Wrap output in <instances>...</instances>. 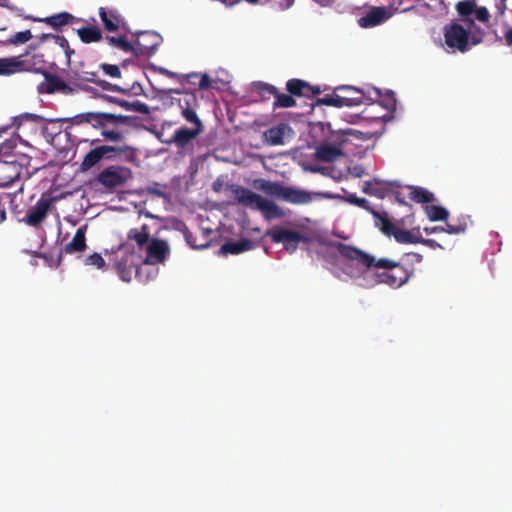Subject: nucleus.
Here are the masks:
<instances>
[{"mask_svg":"<svg viewBox=\"0 0 512 512\" xmlns=\"http://www.w3.org/2000/svg\"><path fill=\"white\" fill-rule=\"evenodd\" d=\"M23 167L17 161L0 162V188H6L20 180Z\"/></svg>","mask_w":512,"mask_h":512,"instance_id":"15","label":"nucleus"},{"mask_svg":"<svg viewBox=\"0 0 512 512\" xmlns=\"http://www.w3.org/2000/svg\"><path fill=\"white\" fill-rule=\"evenodd\" d=\"M54 41L55 44L63 49L67 63L69 64L71 61V56L74 54V50L70 48L68 40L64 36L57 35L54 37Z\"/></svg>","mask_w":512,"mask_h":512,"instance_id":"44","label":"nucleus"},{"mask_svg":"<svg viewBox=\"0 0 512 512\" xmlns=\"http://www.w3.org/2000/svg\"><path fill=\"white\" fill-rule=\"evenodd\" d=\"M100 68L103 70V72L111 77V78H120L121 77V71L118 65L114 64H108V63H102L100 65Z\"/></svg>","mask_w":512,"mask_h":512,"instance_id":"47","label":"nucleus"},{"mask_svg":"<svg viewBox=\"0 0 512 512\" xmlns=\"http://www.w3.org/2000/svg\"><path fill=\"white\" fill-rule=\"evenodd\" d=\"M185 79L193 85L197 84L200 90H208L211 88V80L207 74L192 72L185 74Z\"/></svg>","mask_w":512,"mask_h":512,"instance_id":"34","label":"nucleus"},{"mask_svg":"<svg viewBox=\"0 0 512 512\" xmlns=\"http://www.w3.org/2000/svg\"><path fill=\"white\" fill-rule=\"evenodd\" d=\"M373 90L377 98L375 100L377 103H379L389 112H394L396 110V99L394 92L389 91L385 95H382L378 88H374Z\"/></svg>","mask_w":512,"mask_h":512,"instance_id":"33","label":"nucleus"},{"mask_svg":"<svg viewBox=\"0 0 512 512\" xmlns=\"http://www.w3.org/2000/svg\"><path fill=\"white\" fill-rule=\"evenodd\" d=\"M44 80L38 85L37 90L40 94L61 93L63 95H72L76 89L65 83L59 76L49 71L45 73Z\"/></svg>","mask_w":512,"mask_h":512,"instance_id":"12","label":"nucleus"},{"mask_svg":"<svg viewBox=\"0 0 512 512\" xmlns=\"http://www.w3.org/2000/svg\"><path fill=\"white\" fill-rule=\"evenodd\" d=\"M443 34L447 47L462 53L480 44L485 36L484 30L473 19H463V24L453 21L444 26Z\"/></svg>","mask_w":512,"mask_h":512,"instance_id":"2","label":"nucleus"},{"mask_svg":"<svg viewBox=\"0 0 512 512\" xmlns=\"http://www.w3.org/2000/svg\"><path fill=\"white\" fill-rule=\"evenodd\" d=\"M342 151L339 147L333 145H320L315 152V156L320 161L333 162L340 155Z\"/></svg>","mask_w":512,"mask_h":512,"instance_id":"28","label":"nucleus"},{"mask_svg":"<svg viewBox=\"0 0 512 512\" xmlns=\"http://www.w3.org/2000/svg\"><path fill=\"white\" fill-rule=\"evenodd\" d=\"M291 128L289 125L281 123L273 126L264 132V138L270 145H282L284 144V137L287 132H290Z\"/></svg>","mask_w":512,"mask_h":512,"instance_id":"24","label":"nucleus"},{"mask_svg":"<svg viewBox=\"0 0 512 512\" xmlns=\"http://www.w3.org/2000/svg\"><path fill=\"white\" fill-rule=\"evenodd\" d=\"M147 192L158 197H165V192L160 189V185L158 183H153L152 185L148 186Z\"/></svg>","mask_w":512,"mask_h":512,"instance_id":"55","label":"nucleus"},{"mask_svg":"<svg viewBox=\"0 0 512 512\" xmlns=\"http://www.w3.org/2000/svg\"><path fill=\"white\" fill-rule=\"evenodd\" d=\"M18 70V59L2 58L0 59V75H9Z\"/></svg>","mask_w":512,"mask_h":512,"instance_id":"43","label":"nucleus"},{"mask_svg":"<svg viewBox=\"0 0 512 512\" xmlns=\"http://www.w3.org/2000/svg\"><path fill=\"white\" fill-rule=\"evenodd\" d=\"M322 92L321 88L319 86H312L310 84V89H308V98H312L315 95H319Z\"/></svg>","mask_w":512,"mask_h":512,"instance_id":"59","label":"nucleus"},{"mask_svg":"<svg viewBox=\"0 0 512 512\" xmlns=\"http://www.w3.org/2000/svg\"><path fill=\"white\" fill-rule=\"evenodd\" d=\"M135 35L137 38L134 42V55L137 57L154 55L163 42L161 35L154 31H139Z\"/></svg>","mask_w":512,"mask_h":512,"instance_id":"9","label":"nucleus"},{"mask_svg":"<svg viewBox=\"0 0 512 512\" xmlns=\"http://www.w3.org/2000/svg\"><path fill=\"white\" fill-rule=\"evenodd\" d=\"M69 121L76 126L90 125L94 129L107 128L108 125H132L134 118L106 112H84L70 117Z\"/></svg>","mask_w":512,"mask_h":512,"instance_id":"5","label":"nucleus"},{"mask_svg":"<svg viewBox=\"0 0 512 512\" xmlns=\"http://www.w3.org/2000/svg\"><path fill=\"white\" fill-rule=\"evenodd\" d=\"M259 93L264 98H269L270 96L275 98L278 93V89L271 84L262 83L259 87Z\"/></svg>","mask_w":512,"mask_h":512,"instance_id":"49","label":"nucleus"},{"mask_svg":"<svg viewBox=\"0 0 512 512\" xmlns=\"http://www.w3.org/2000/svg\"><path fill=\"white\" fill-rule=\"evenodd\" d=\"M157 71L168 78L177 79L181 84H183L185 79V74H178L176 72L170 71L164 67H158Z\"/></svg>","mask_w":512,"mask_h":512,"instance_id":"51","label":"nucleus"},{"mask_svg":"<svg viewBox=\"0 0 512 512\" xmlns=\"http://www.w3.org/2000/svg\"><path fill=\"white\" fill-rule=\"evenodd\" d=\"M375 226L387 236H393L398 243L402 244H418L420 230H416V234L412 231L400 229L392 223L385 212L375 213Z\"/></svg>","mask_w":512,"mask_h":512,"instance_id":"6","label":"nucleus"},{"mask_svg":"<svg viewBox=\"0 0 512 512\" xmlns=\"http://www.w3.org/2000/svg\"><path fill=\"white\" fill-rule=\"evenodd\" d=\"M169 93L181 94L182 97L178 99V105L181 109V116L187 122H198L201 121L196 113V109L199 107V100L195 92L184 91L183 89H170Z\"/></svg>","mask_w":512,"mask_h":512,"instance_id":"10","label":"nucleus"},{"mask_svg":"<svg viewBox=\"0 0 512 512\" xmlns=\"http://www.w3.org/2000/svg\"><path fill=\"white\" fill-rule=\"evenodd\" d=\"M473 14H475L476 19L482 23L489 21L490 15L485 7H476Z\"/></svg>","mask_w":512,"mask_h":512,"instance_id":"52","label":"nucleus"},{"mask_svg":"<svg viewBox=\"0 0 512 512\" xmlns=\"http://www.w3.org/2000/svg\"><path fill=\"white\" fill-rule=\"evenodd\" d=\"M99 16L105 30L108 32H116L121 28H125L126 26L124 18L115 9L100 7Z\"/></svg>","mask_w":512,"mask_h":512,"instance_id":"20","label":"nucleus"},{"mask_svg":"<svg viewBox=\"0 0 512 512\" xmlns=\"http://www.w3.org/2000/svg\"><path fill=\"white\" fill-rule=\"evenodd\" d=\"M52 198L42 196L34 206L30 207L25 215L24 221L29 226H39L47 216L51 207Z\"/></svg>","mask_w":512,"mask_h":512,"instance_id":"13","label":"nucleus"},{"mask_svg":"<svg viewBox=\"0 0 512 512\" xmlns=\"http://www.w3.org/2000/svg\"><path fill=\"white\" fill-rule=\"evenodd\" d=\"M105 151L108 150L99 146L95 147L94 149H91L83 158V161L81 163V170L87 171L93 168L103 159V153Z\"/></svg>","mask_w":512,"mask_h":512,"instance_id":"29","label":"nucleus"},{"mask_svg":"<svg viewBox=\"0 0 512 512\" xmlns=\"http://www.w3.org/2000/svg\"><path fill=\"white\" fill-rule=\"evenodd\" d=\"M100 129L102 130L101 135L110 142H120L124 139V134L118 130Z\"/></svg>","mask_w":512,"mask_h":512,"instance_id":"46","label":"nucleus"},{"mask_svg":"<svg viewBox=\"0 0 512 512\" xmlns=\"http://www.w3.org/2000/svg\"><path fill=\"white\" fill-rule=\"evenodd\" d=\"M190 123L194 125L193 128L181 127L174 132L172 142L178 148H185L193 139L200 135L204 130L202 121Z\"/></svg>","mask_w":512,"mask_h":512,"instance_id":"18","label":"nucleus"},{"mask_svg":"<svg viewBox=\"0 0 512 512\" xmlns=\"http://www.w3.org/2000/svg\"><path fill=\"white\" fill-rule=\"evenodd\" d=\"M506 0H499V2L497 3V9L499 10V13L502 15L504 14L505 10H506V4H505Z\"/></svg>","mask_w":512,"mask_h":512,"instance_id":"63","label":"nucleus"},{"mask_svg":"<svg viewBox=\"0 0 512 512\" xmlns=\"http://www.w3.org/2000/svg\"><path fill=\"white\" fill-rule=\"evenodd\" d=\"M32 38L30 30L20 31L11 36L8 42L12 45H19L28 42Z\"/></svg>","mask_w":512,"mask_h":512,"instance_id":"45","label":"nucleus"},{"mask_svg":"<svg viewBox=\"0 0 512 512\" xmlns=\"http://www.w3.org/2000/svg\"><path fill=\"white\" fill-rule=\"evenodd\" d=\"M106 41L110 46L116 47L125 53L134 54V43H130L124 36L114 37L106 36Z\"/></svg>","mask_w":512,"mask_h":512,"instance_id":"35","label":"nucleus"},{"mask_svg":"<svg viewBox=\"0 0 512 512\" xmlns=\"http://www.w3.org/2000/svg\"><path fill=\"white\" fill-rule=\"evenodd\" d=\"M128 239L134 240L139 248L147 247L150 240L148 226L142 225L141 229L133 228L128 232Z\"/></svg>","mask_w":512,"mask_h":512,"instance_id":"32","label":"nucleus"},{"mask_svg":"<svg viewBox=\"0 0 512 512\" xmlns=\"http://www.w3.org/2000/svg\"><path fill=\"white\" fill-rule=\"evenodd\" d=\"M77 34L80 40L86 44L99 42L103 38L101 30L95 26H86L79 28L77 30Z\"/></svg>","mask_w":512,"mask_h":512,"instance_id":"31","label":"nucleus"},{"mask_svg":"<svg viewBox=\"0 0 512 512\" xmlns=\"http://www.w3.org/2000/svg\"><path fill=\"white\" fill-rule=\"evenodd\" d=\"M118 105L126 110L136 111L141 114L147 115L150 113V109H149L148 105L139 100H136L133 102H128L126 100H123V101H119Z\"/></svg>","mask_w":512,"mask_h":512,"instance_id":"41","label":"nucleus"},{"mask_svg":"<svg viewBox=\"0 0 512 512\" xmlns=\"http://www.w3.org/2000/svg\"><path fill=\"white\" fill-rule=\"evenodd\" d=\"M362 191L365 194L376 196L379 198H384L386 195V190L380 186V183L377 180H374V182H365Z\"/></svg>","mask_w":512,"mask_h":512,"instance_id":"42","label":"nucleus"},{"mask_svg":"<svg viewBox=\"0 0 512 512\" xmlns=\"http://www.w3.org/2000/svg\"><path fill=\"white\" fill-rule=\"evenodd\" d=\"M85 264L96 266L97 268H103L105 266V261L100 254L94 253L86 257Z\"/></svg>","mask_w":512,"mask_h":512,"instance_id":"50","label":"nucleus"},{"mask_svg":"<svg viewBox=\"0 0 512 512\" xmlns=\"http://www.w3.org/2000/svg\"><path fill=\"white\" fill-rule=\"evenodd\" d=\"M425 212L431 221H444L448 218L449 212L442 206H425Z\"/></svg>","mask_w":512,"mask_h":512,"instance_id":"36","label":"nucleus"},{"mask_svg":"<svg viewBox=\"0 0 512 512\" xmlns=\"http://www.w3.org/2000/svg\"><path fill=\"white\" fill-rule=\"evenodd\" d=\"M127 90H128V93H129L130 91H132L134 95H139V94H141V93H142V91H143L142 86H141L139 83H137V82H135V83L131 86V88H129V89H127Z\"/></svg>","mask_w":512,"mask_h":512,"instance_id":"58","label":"nucleus"},{"mask_svg":"<svg viewBox=\"0 0 512 512\" xmlns=\"http://www.w3.org/2000/svg\"><path fill=\"white\" fill-rule=\"evenodd\" d=\"M273 243H282L289 253L297 250L299 244L308 243L310 238L298 231L274 227L267 232Z\"/></svg>","mask_w":512,"mask_h":512,"instance_id":"8","label":"nucleus"},{"mask_svg":"<svg viewBox=\"0 0 512 512\" xmlns=\"http://www.w3.org/2000/svg\"><path fill=\"white\" fill-rule=\"evenodd\" d=\"M96 85H98L99 87H101L104 90L118 92V93H122V94H128V90H126V88H122L116 84H111L102 79H99Z\"/></svg>","mask_w":512,"mask_h":512,"instance_id":"48","label":"nucleus"},{"mask_svg":"<svg viewBox=\"0 0 512 512\" xmlns=\"http://www.w3.org/2000/svg\"><path fill=\"white\" fill-rule=\"evenodd\" d=\"M130 175V169L121 166H109L102 170L97 181L108 189H114L122 186Z\"/></svg>","mask_w":512,"mask_h":512,"instance_id":"11","label":"nucleus"},{"mask_svg":"<svg viewBox=\"0 0 512 512\" xmlns=\"http://www.w3.org/2000/svg\"><path fill=\"white\" fill-rule=\"evenodd\" d=\"M335 92H342L340 94V101L342 102V107H353L359 106L364 103L365 93L363 90L356 88L354 86H337L335 87Z\"/></svg>","mask_w":512,"mask_h":512,"instance_id":"21","label":"nucleus"},{"mask_svg":"<svg viewBox=\"0 0 512 512\" xmlns=\"http://www.w3.org/2000/svg\"><path fill=\"white\" fill-rule=\"evenodd\" d=\"M364 174V168L361 166H355L353 168V175L356 177H361Z\"/></svg>","mask_w":512,"mask_h":512,"instance_id":"64","label":"nucleus"},{"mask_svg":"<svg viewBox=\"0 0 512 512\" xmlns=\"http://www.w3.org/2000/svg\"><path fill=\"white\" fill-rule=\"evenodd\" d=\"M350 132H351V130L342 131L341 133H338L336 136L335 142H337L339 144V146H342L345 142V140L343 139L344 136L350 134Z\"/></svg>","mask_w":512,"mask_h":512,"instance_id":"60","label":"nucleus"},{"mask_svg":"<svg viewBox=\"0 0 512 512\" xmlns=\"http://www.w3.org/2000/svg\"><path fill=\"white\" fill-rule=\"evenodd\" d=\"M25 19H30L33 21L43 22L55 30H60L63 26L72 24L76 17L68 12H61L58 14H54L45 18H36L33 16H25Z\"/></svg>","mask_w":512,"mask_h":512,"instance_id":"22","label":"nucleus"},{"mask_svg":"<svg viewBox=\"0 0 512 512\" xmlns=\"http://www.w3.org/2000/svg\"><path fill=\"white\" fill-rule=\"evenodd\" d=\"M345 201L350 204L356 205L366 211H369L374 218L375 213H379L370 205V202L367 199L357 197L355 194H349L347 197H345Z\"/></svg>","mask_w":512,"mask_h":512,"instance_id":"40","label":"nucleus"},{"mask_svg":"<svg viewBox=\"0 0 512 512\" xmlns=\"http://www.w3.org/2000/svg\"><path fill=\"white\" fill-rule=\"evenodd\" d=\"M253 187L263 193L279 200L294 204L304 205L312 202V194L292 186H284L280 182H274L263 178L255 179Z\"/></svg>","mask_w":512,"mask_h":512,"instance_id":"4","label":"nucleus"},{"mask_svg":"<svg viewBox=\"0 0 512 512\" xmlns=\"http://www.w3.org/2000/svg\"><path fill=\"white\" fill-rule=\"evenodd\" d=\"M49 63L45 60L44 55L40 53H26L23 59H18V70L29 71L44 75L48 72Z\"/></svg>","mask_w":512,"mask_h":512,"instance_id":"14","label":"nucleus"},{"mask_svg":"<svg viewBox=\"0 0 512 512\" xmlns=\"http://www.w3.org/2000/svg\"><path fill=\"white\" fill-rule=\"evenodd\" d=\"M424 231L427 234L439 233V232H443L444 231V227H442V226H434V227H431V228L426 227L424 229Z\"/></svg>","mask_w":512,"mask_h":512,"instance_id":"62","label":"nucleus"},{"mask_svg":"<svg viewBox=\"0 0 512 512\" xmlns=\"http://www.w3.org/2000/svg\"><path fill=\"white\" fill-rule=\"evenodd\" d=\"M286 89L293 97H309L310 84L304 80L293 78L287 81Z\"/></svg>","mask_w":512,"mask_h":512,"instance_id":"30","label":"nucleus"},{"mask_svg":"<svg viewBox=\"0 0 512 512\" xmlns=\"http://www.w3.org/2000/svg\"><path fill=\"white\" fill-rule=\"evenodd\" d=\"M82 80L97 84L99 77L96 72H85Z\"/></svg>","mask_w":512,"mask_h":512,"instance_id":"57","label":"nucleus"},{"mask_svg":"<svg viewBox=\"0 0 512 512\" xmlns=\"http://www.w3.org/2000/svg\"><path fill=\"white\" fill-rule=\"evenodd\" d=\"M335 248L344 260L365 273L363 279L366 283L363 286L366 288L378 284L399 288L406 284L412 275V272L408 271L399 262L388 258L377 260L373 255L357 247L337 242Z\"/></svg>","mask_w":512,"mask_h":512,"instance_id":"1","label":"nucleus"},{"mask_svg":"<svg viewBox=\"0 0 512 512\" xmlns=\"http://www.w3.org/2000/svg\"><path fill=\"white\" fill-rule=\"evenodd\" d=\"M70 118L62 119L61 121L69 122L71 125H73L70 121ZM60 120L56 119H50L47 120L43 118L42 116L38 114L33 113H23L19 116H16L13 121V125L16 127V129L19 131L25 127L27 123H31L35 126L41 125L43 134L55 136L61 132V127H55V125Z\"/></svg>","mask_w":512,"mask_h":512,"instance_id":"7","label":"nucleus"},{"mask_svg":"<svg viewBox=\"0 0 512 512\" xmlns=\"http://www.w3.org/2000/svg\"><path fill=\"white\" fill-rule=\"evenodd\" d=\"M231 191L237 203L244 207L260 211L263 217L268 221L284 218L286 216L285 211L274 201L264 198L248 188L232 185Z\"/></svg>","mask_w":512,"mask_h":512,"instance_id":"3","label":"nucleus"},{"mask_svg":"<svg viewBox=\"0 0 512 512\" xmlns=\"http://www.w3.org/2000/svg\"><path fill=\"white\" fill-rule=\"evenodd\" d=\"M409 190V198L416 203L428 204L436 201L434 194L423 187L409 186Z\"/></svg>","mask_w":512,"mask_h":512,"instance_id":"27","label":"nucleus"},{"mask_svg":"<svg viewBox=\"0 0 512 512\" xmlns=\"http://www.w3.org/2000/svg\"><path fill=\"white\" fill-rule=\"evenodd\" d=\"M169 253V246L166 241L161 239H152L146 247V264H159L165 261Z\"/></svg>","mask_w":512,"mask_h":512,"instance_id":"17","label":"nucleus"},{"mask_svg":"<svg viewBox=\"0 0 512 512\" xmlns=\"http://www.w3.org/2000/svg\"><path fill=\"white\" fill-rule=\"evenodd\" d=\"M476 3L474 0H464L456 4V10L459 16L463 19H472L471 15L474 13Z\"/></svg>","mask_w":512,"mask_h":512,"instance_id":"37","label":"nucleus"},{"mask_svg":"<svg viewBox=\"0 0 512 512\" xmlns=\"http://www.w3.org/2000/svg\"><path fill=\"white\" fill-rule=\"evenodd\" d=\"M392 16L390 8L387 7H372L364 16L357 20L361 28H372L384 23Z\"/></svg>","mask_w":512,"mask_h":512,"instance_id":"16","label":"nucleus"},{"mask_svg":"<svg viewBox=\"0 0 512 512\" xmlns=\"http://www.w3.org/2000/svg\"><path fill=\"white\" fill-rule=\"evenodd\" d=\"M86 225L77 229L72 240L64 247L67 254L83 252L86 249Z\"/></svg>","mask_w":512,"mask_h":512,"instance_id":"25","label":"nucleus"},{"mask_svg":"<svg viewBox=\"0 0 512 512\" xmlns=\"http://www.w3.org/2000/svg\"><path fill=\"white\" fill-rule=\"evenodd\" d=\"M100 147H103L108 150L103 153V159L114 160L120 156H123L124 159L128 162H132L136 159V149L132 146L101 145Z\"/></svg>","mask_w":512,"mask_h":512,"instance_id":"23","label":"nucleus"},{"mask_svg":"<svg viewBox=\"0 0 512 512\" xmlns=\"http://www.w3.org/2000/svg\"><path fill=\"white\" fill-rule=\"evenodd\" d=\"M253 248V242L249 239H240L238 241H229L221 246L222 254H239Z\"/></svg>","mask_w":512,"mask_h":512,"instance_id":"26","label":"nucleus"},{"mask_svg":"<svg viewBox=\"0 0 512 512\" xmlns=\"http://www.w3.org/2000/svg\"><path fill=\"white\" fill-rule=\"evenodd\" d=\"M418 243L428 246L432 249L442 248V246L437 241H435L434 239H425L421 236V234L419 235Z\"/></svg>","mask_w":512,"mask_h":512,"instance_id":"56","label":"nucleus"},{"mask_svg":"<svg viewBox=\"0 0 512 512\" xmlns=\"http://www.w3.org/2000/svg\"><path fill=\"white\" fill-rule=\"evenodd\" d=\"M315 105H326L332 106L336 108H342V102L340 101V94L338 92H333L332 94H327L322 98H317L316 101L312 104Z\"/></svg>","mask_w":512,"mask_h":512,"instance_id":"39","label":"nucleus"},{"mask_svg":"<svg viewBox=\"0 0 512 512\" xmlns=\"http://www.w3.org/2000/svg\"><path fill=\"white\" fill-rule=\"evenodd\" d=\"M114 267L123 281H131L134 274L137 273L138 265L135 261L134 253H124L115 260Z\"/></svg>","mask_w":512,"mask_h":512,"instance_id":"19","label":"nucleus"},{"mask_svg":"<svg viewBox=\"0 0 512 512\" xmlns=\"http://www.w3.org/2000/svg\"><path fill=\"white\" fill-rule=\"evenodd\" d=\"M504 39L508 46H512V27H509L504 33Z\"/></svg>","mask_w":512,"mask_h":512,"instance_id":"61","label":"nucleus"},{"mask_svg":"<svg viewBox=\"0 0 512 512\" xmlns=\"http://www.w3.org/2000/svg\"><path fill=\"white\" fill-rule=\"evenodd\" d=\"M185 239L187 243L194 249H204L208 247V243L198 244L193 234L189 231L185 232Z\"/></svg>","mask_w":512,"mask_h":512,"instance_id":"53","label":"nucleus"},{"mask_svg":"<svg viewBox=\"0 0 512 512\" xmlns=\"http://www.w3.org/2000/svg\"><path fill=\"white\" fill-rule=\"evenodd\" d=\"M296 106V101L293 96L289 94L280 93L278 91L274 98L273 108H290Z\"/></svg>","mask_w":512,"mask_h":512,"instance_id":"38","label":"nucleus"},{"mask_svg":"<svg viewBox=\"0 0 512 512\" xmlns=\"http://www.w3.org/2000/svg\"><path fill=\"white\" fill-rule=\"evenodd\" d=\"M465 230H466L465 225H452V224L447 223L446 227H444L443 232H446L448 234H460V233H464Z\"/></svg>","mask_w":512,"mask_h":512,"instance_id":"54","label":"nucleus"}]
</instances>
